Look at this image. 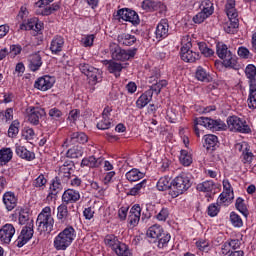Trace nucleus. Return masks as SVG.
<instances>
[{
	"mask_svg": "<svg viewBox=\"0 0 256 256\" xmlns=\"http://www.w3.org/2000/svg\"><path fill=\"white\" fill-rule=\"evenodd\" d=\"M245 75L249 84L248 107L249 109H256V66L248 64L245 68Z\"/></svg>",
	"mask_w": 256,
	"mask_h": 256,
	"instance_id": "obj_1",
	"label": "nucleus"
},
{
	"mask_svg": "<svg viewBox=\"0 0 256 256\" xmlns=\"http://www.w3.org/2000/svg\"><path fill=\"white\" fill-rule=\"evenodd\" d=\"M216 53L219 59L223 60V65L226 68L234 69L235 71L239 70V64L237 63V57L233 55L231 50L225 44H217Z\"/></svg>",
	"mask_w": 256,
	"mask_h": 256,
	"instance_id": "obj_2",
	"label": "nucleus"
},
{
	"mask_svg": "<svg viewBox=\"0 0 256 256\" xmlns=\"http://www.w3.org/2000/svg\"><path fill=\"white\" fill-rule=\"evenodd\" d=\"M36 225H38V231L40 233H51L53 231L55 220L51 216V207L46 206L42 209L37 217Z\"/></svg>",
	"mask_w": 256,
	"mask_h": 256,
	"instance_id": "obj_3",
	"label": "nucleus"
},
{
	"mask_svg": "<svg viewBox=\"0 0 256 256\" xmlns=\"http://www.w3.org/2000/svg\"><path fill=\"white\" fill-rule=\"evenodd\" d=\"M109 49L114 61H129L137 55V48L125 50L119 47L117 43H110Z\"/></svg>",
	"mask_w": 256,
	"mask_h": 256,
	"instance_id": "obj_4",
	"label": "nucleus"
},
{
	"mask_svg": "<svg viewBox=\"0 0 256 256\" xmlns=\"http://www.w3.org/2000/svg\"><path fill=\"white\" fill-rule=\"evenodd\" d=\"M197 125H201L206 129H212V131H223L224 129H227V125L224 124V122L221 120H213L209 117H200L195 120L194 126V131L197 137H199V128L197 127Z\"/></svg>",
	"mask_w": 256,
	"mask_h": 256,
	"instance_id": "obj_5",
	"label": "nucleus"
},
{
	"mask_svg": "<svg viewBox=\"0 0 256 256\" xmlns=\"http://www.w3.org/2000/svg\"><path fill=\"white\" fill-rule=\"evenodd\" d=\"M191 187V181L189 180V177L187 176H177L175 179L172 180V187L169 191V195L173 199L175 197H179V195H183L187 189Z\"/></svg>",
	"mask_w": 256,
	"mask_h": 256,
	"instance_id": "obj_6",
	"label": "nucleus"
},
{
	"mask_svg": "<svg viewBox=\"0 0 256 256\" xmlns=\"http://www.w3.org/2000/svg\"><path fill=\"white\" fill-rule=\"evenodd\" d=\"M33 220H30L26 226H24L20 232V235L15 240L16 247H23L24 245H27L31 239H33Z\"/></svg>",
	"mask_w": 256,
	"mask_h": 256,
	"instance_id": "obj_7",
	"label": "nucleus"
},
{
	"mask_svg": "<svg viewBox=\"0 0 256 256\" xmlns=\"http://www.w3.org/2000/svg\"><path fill=\"white\" fill-rule=\"evenodd\" d=\"M228 129L238 133H251V128L247 123L243 122L239 117L232 116L227 119Z\"/></svg>",
	"mask_w": 256,
	"mask_h": 256,
	"instance_id": "obj_8",
	"label": "nucleus"
},
{
	"mask_svg": "<svg viewBox=\"0 0 256 256\" xmlns=\"http://www.w3.org/2000/svg\"><path fill=\"white\" fill-rule=\"evenodd\" d=\"M65 177L67 178V185H71L72 187H79L81 185V179L75 176V163L70 161L65 165Z\"/></svg>",
	"mask_w": 256,
	"mask_h": 256,
	"instance_id": "obj_9",
	"label": "nucleus"
},
{
	"mask_svg": "<svg viewBox=\"0 0 256 256\" xmlns=\"http://www.w3.org/2000/svg\"><path fill=\"white\" fill-rule=\"evenodd\" d=\"M49 3H53V0H39L35 3V7L38 8L37 14L38 15H51L53 11H58L59 4H52V6H49Z\"/></svg>",
	"mask_w": 256,
	"mask_h": 256,
	"instance_id": "obj_10",
	"label": "nucleus"
},
{
	"mask_svg": "<svg viewBox=\"0 0 256 256\" xmlns=\"http://www.w3.org/2000/svg\"><path fill=\"white\" fill-rule=\"evenodd\" d=\"M117 16L119 19H122L123 21H129V23H132V25H139L141 23V20L139 19V15L134 10H131L129 8H122L117 11Z\"/></svg>",
	"mask_w": 256,
	"mask_h": 256,
	"instance_id": "obj_11",
	"label": "nucleus"
},
{
	"mask_svg": "<svg viewBox=\"0 0 256 256\" xmlns=\"http://www.w3.org/2000/svg\"><path fill=\"white\" fill-rule=\"evenodd\" d=\"M191 47H193V44H191V41H188L181 48V59L186 63H195L199 59V53L191 50Z\"/></svg>",
	"mask_w": 256,
	"mask_h": 256,
	"instance_id": "obj_12",
	"label": "nucleus"
},
{
	"mask_svg": "<svg viewBox=\"0 0 256 256\" xmlns=\"http://www.w3.org/2000/svg\"><path fill=\"white\" fill-rule=\"evenodd\" d=\"M28 121L31 125H39V119L45 117V109L39 106H30L27 108Z\"/></svg>",
	"mask_w": 256,
	"mask_h": 256,
	"instance_id": "obj_13",
	"label": "nucleus"
},
{
	"mask_svg": "<svg viewBox=\"0 0 256 256\" xmlns=\"http://www.w3.org/2000/svg\"><path fill=\"white\" fill-rule=\"evenodd\" d=\"M15 226L13 224H5L0 229V241L4 245H9L11 243V239L15 236Z\"/></svg>",
	"mask_w": 256,
	"mask_h": 256,
	"instance_id": "obj_14",
	"label": "nucleus"
},
{
	"mask_svg": "<svg viewBox=\"0 0 256 256\" xmlns=\"http://www.w3.org/2000/svg\"><path fill=\"white\" fill-rule=\"evenodd\" d=\"M61 191H63V184L61 183V179L56 177L50 185V191L46 197V201L48 203L55 201V199H57V194L61 193Z\"/></svg>",
	"mask_w": 256,
	"mask_h": 256,
	"instance_id": "obj_15",
	"label": "nucleus"
},
{
	"mask_svg": "<svg viewBox=\"0 0 256 256\" xmlns=\"http://www.w3.org/2000/svg\"><path fill=\"white\" fill-rule=\"evenodd\" d=\"M19 198L15 195V192L7 191L3 194L2 202L7 211H13L17 207Z\"/></svg>",
	"mask_w": 256,
	"mask_h": 256,
	"instance_id": "obj_16",
	"label": "nucleus"
},
{
	"mask_svg": "<svg viewBox=\"0 0 256 256\" xmlns=\"http://www.w3.org/2000/svg\"><path fill=\"white\" fill-rule=\"evenodd\" d=\"M53 85H55V77L46 75L38 78L34 84V87L39 91H49Z\"/></svg>",
	"mask_w": 256,
	"mask_h": 256,
	"instance_id": "obj_17",
	"label": "nucleus"
},
{
	"mask_svg": "<svg viewBox=\"0 0 256 256\" xmlns=\"http://www.w3.org/2000/svg\"><path fill=\"white\" fill-rule=\"evenodd\" d=\"M15 153L20 159L25 161H33L35 159V152L27 150V148L19 143L15 144Z\"/></svg>",
	"mask_w": 256,
	"mask_h": 256,
	"instance_id": "obj_18",
	"label": "nucleus"
},
{
	"mask_svg": "<svg viewBox=\"0 0 256 256\" xmlns=\"http://www.w3.org/2000/svg\"><path fill=\"white\" fill-rule=\"evenodd\" d=\"M105 65H108L107 69L109 71V73H112L113 75H115V77H121V72L123 71V69H125L126 65H123L121 63L115 62L113 60H105L104 61Z\"/></svg>",
	"mask_w": 256,
	"mask_h": 256,
	"instance_id": "obj_19",
	"label": "nucleus"
},
{
	"mask_svg": "<svg viewBox=\"0 0 256 256\" xmlns=\"http://www.w3.org/2000/svg\"><path fill=\"white\" fill-rule=\"evenodd\" d=\"M28 67L30 71H39L41 69V65H43V60L39 53H35L29 56L28 58Z\"/></svg>",
	"mask_w": 256,
	"mask_h": 256,
	"instance_id": "obj_20",
	"label": "nucleus"
},
{
	"mask_svg": "<svg viewBox=\"0 0 256 256\" xmlns=\"http://www.w3.org/2000/svg\"><path fill=\"white\" fill-rule=\"evenodd\" d=\"M117 41L119 45H124L126 47H131L134 43L137 42V38L135 35H131L129 33H121L117 37Z\"/></svg>",
	"mask_w": 256,
	"mask_h": 256,
	"instance_id": "obj_21",
	"label": "nucleus"
},
{
	"mask_svg": "<svg viewBox=\"0 0 256 256\" xmlns=\"http://www.w3.org/2000/svg\"><path fill=\"white\" fill-rule=\"evenodd\" d=\"M157 39H165L169 35V23L167 20H161L156 28Z\"/></svg>",
	"mask_w": 256,
	"mask_h": 256,
	"instance_id": "obj_22",
	"label": "nucleus"
},
{
	"mask_svg": "<svg viewBox=\"0 0 256 256\" xmlns=\"http://www.w3.org/2000/svg\"><path fill=\"white\" fill-rule=\"evenodd\" d=\"M65 45V39L62 36H56L50 44V51L57 55V53H61L63 51V47Z\"/></svg>",
	"mask_w": 256,
	"mask_h": 256,
	"instance_id": "obj_23",
	"label": "nucleus"
},
{
	"mask_svg": "<svg viewBox=\"0 0 256 256\" xmlns=\"http://www.w3.org/2000/svg\"><path fill=\"white\" fill-rule=\"evenodd\" d=\"M204 141V147L207 149V151H215V147H217V143H219V139L213 134L205 135Z\"/></svg>",
	"mask_w": 256,
	"mask_h": 256,
	"instance_id": "obj_24",
	"label": "nucleus"
},
{
	"mask_svg": "<svg viewBox=\"0 0 256 256\" xmlns=\"http://www.w3.org/2000/svg\"><path fill=\"white\" fill-rule=\"evenodd\" d=\"M197 191H201L203 193H212L217 189V184L213 182L212 180L204 181L197 185L196 187Z\"/></svg>",
	"mask_w": 256,
	"mask_h": 256,
	"instance_id": "obj_25",
	"label": "nucleus"
},
{
	"mask_svg": "<svg viewBox=\"0 0 256 256\" xmlns=\"http://www.w3.org/2000/svg\"><path fill=\"white\" fill-rule=\"evenodd\" d=\"M11 159H13V150L11 148L0 149V167L7 165Z\"/></svg>",
	"mask_w": 256,
	"mask_h": 256,
	"instance_id": "obj_26",
	"label": "nucleus"
},
{
	"mask_svg": "<svg viewBox=\"0 0 256 256\" xmlns=\"http://www.w3.org/2000/svg\"><path fill=\"white\" fill-rule=\"evenodd\" d=\"M171 187H173V181L169 176L161 177L157 182L158 191H171Z\"/></svg>",
	"mask_w": 256,
	"mask_h": 256,
	"instance_id": "obj_27",
	"label": "nucleus"
},
{
	"mask_svg": "<svg viewBox=\"0 0 256 256\" xmlns=\"http://www.w3.org/2000/svg\"><path fill=\"white\" fill-rule=\"evenodd\" d=\"M225 11L229 19H237V17H239L237 9H235V0H227L225 5Z\"/></svg>",
	"mask_w": 256,
	"mask_h": 256,
	"instance_id": "obj_28",
	"label": "nucleus"
},
{
	"mask_svg": "<svg viewBox=\"0 0 256 256\" xmlns=\"http://www.w3.org/2000/svg\"><path fill=\"white\" fill-rule=\"evenodd\" d=\"M151 99H153L152 92L146 91L136 101V107H138V109H143V107H146Z\"/></svg>",
	"mask_w": 256,
	"mask_h": 256,
	"instance_id": "obj_29",
	"label": "nucleus"
},
{
	"mask_svg": "<svg viewBox=\"0 0 256 256\" xmlns=\"http://www.w3.org/2000/svg\"><path fill=\"white\" fill-rule=\"evenodd\" d=\"M195 77L198 81H202L204 83H211V81H213L211 75L207 74V71H205L201 66L197 68Z\"/></svg>",
	"mask_w": 256,
	"mask_h": 256,
	"instance_id": "obj_30",
	"label": "nucleus"
},
{
	"mask_svg": "<svg viewBox=\"0 0 256 256\" xmlns=\"http://www.w3.org/2000/svg\"><path fill=\"white\" fill-rule=\"evenodd\" d=\"M54 248L56 251H65V230L55 237Z\"/></svg>",
	"mask_w": 256,
	"mask_h": 256,
	"instance_id": "obj_31",
	"label": "nucleus"
},
{
	"mask_svg": "<svg viewBox=\"0 0 256 256\" xmlns=\"http://www.w3.org/2000/svg\"><path fill=\"white\" fill-rule=\"evenodd\" d=\"M147 237H150V239H160V237H163V228L159 225L151 226L147 231Z\"/></svg>",
	"mask_w": 256,
	"mask_h": 256,
	"instance_id": "obj_32",
	"label": "nucleus"
},
{
	"mask_svg": "<svg viewBox=\"0 0 256 256\" xmlns=\"http://www.w3.org/2000/svg\"><path fill=\"white\" fill-rule=\"evenodd\" d=\"M143 177H145V173L135 168L126 173V179H128L130 182L139 181V179H143Z\"/></svg>",
	"mask_w": 256,
	"mask_h": 256,
	"instance_id": "obj_33",
	"label": "nucleus"
},
{
	"mask_svg": "<svg viewBox=\"0 0 256 256\" xmlns=\"http://www.w3.org/2000/svg\"><path fill=\"white\" fill-rule=\"evenodd\" d=\"M101 165V160H97L95 156H90L88 158L82 159L81 162V167H90V168H95L99 167Z\"/></svg>",
	"mask_w": 256,
	"mask_h": 256,
	"instance_id": "obj_34",
	"label": "nucleus"
},
{
	"mask_svg": "<svg viewBox=\"0 0 256 256\" xmlns=\"http://www.w3.org/2000/svg\"><path fill=\"white\" fill-rule=\"evenodd\" d=\"M200 9L202 13H205L208 17L213 15L215 8L213 7V2L211 0H204L200 5Z\"/></svg>",
	"mask_w": 256,
	"mask_h": 256,
	"instance_id": "obj_35",
	"label": "nucleus"
},
{
	"mask_svg": "<svg viewBox=\"0 0 256 256\" xmlns=\"http://www.w3.org/2000/svg\"><path fill=\"white\" fill-rule=\"evenodd\" d=\"M65 198L66 203H75L81 199V195L73 189H67L65 191Z\"/></svg>",
	"mask_w": 256,
	"mask_h": 256,
	"instance_id": "obj_36",
	"label": "nucleus"
},
{
	"mask_svg": "<svg viewBox=\"0 0 256 256\" xmlns=\"http://www.w3.org/2000/svg\"><path fill=\"white\" fill-rule=\"evenodd\" d=\"M163 87H167V80L156 81V83L152 84L150 86V89H148L147 91H151L152 96H153V93H155L156 95H159Z\"/></svg>",
	"mask_w": 256,
	"mask_h": 256,
	"instance_id": "obj_37",
	"label": "nucleus"
},
{
	"mask_svg": "<svg viewBox=\"0 0 256 256\" xmlns=\"http://www.w3.org/2000/svg\"><path fill=\"white\" fill-rule=\"evenodd\" d=\"M75 239V229L72 226L65 228V247H69Z\"/></svg>",
	"mask_w": 256,
	"mask_h": 256,
	"instance_id": "obj_38",
	"label": "nucleus"
},
{
	"mask_svg": "<svg viewBox=\"0 0 256 256\" xmlns=\"http://www.w3.org/2000/svg\"><path fill=\"white\" fill-rule=\"evenodd\" d=\"M114 251L118 256H131V250H129V247L125 243L120 242Z\"/></svg>",
	"mask_w": 256,
	"mask_h": 256,
	"instance_id": "obj_39",
	"label": "nucleus"
},
{
	"mask_svg": "<svg viewBox=\"0 0 256 256\" xmlns=\"http://www.w3.org/2000/svg\"><path fill=\"white\" fill-rule=\"evenodd\" d=\"M86 77H88L90 85H97V83H99L97 78L99 77V69L90 68V71L86 74Z\"/></svg>",
	"mask_w": 256,
	"mask_h": 256,
	"instance_id": "obj_40",
	"label": "nucleus"
},
{
	"mask_svg": "<svg viewBox=\"0 0 256 256\" xmlns=\"http://www.w3.org/2000/svg\"><path fill=\"white\" fill-rule=\"evenodd\" d=\"M239 27V20L237 18H230V24L224 27L226 33L233 35L237 28Z\"/></svg>",
	"mask_w": 256,
	"mask_h": 256,
	"instance_id": "obj_41",
	"label": "nucleus"
},
{
	"mask_svg": "<svg viewBox=\"0 0 256 256\" xmlns=\"http://www.w3.org/2000/svg\"><path fill=\"white\" fill-rule=\"evenodd\" d=\"M180 163L184 165V167H189L191 163H193V158L191 157V154L187 152L186 150H182L180 154Z\"/></svg>",
	"mask_w": 256,
	"mask_h": 256,
	"instance_id": "obj_42",
	"label": "nucleus"
},
{
	"mask_svg": "<svg viewBox=\"0 0 256 256\" xmlns=\"http://www.w3.org/2000/svg\"><path fill=\"white\" fill-rule=\"evenodd\" d=\"M235 207L242 213V215H244V217L249 215V210H247V206L245 205V200H243V198L236 199Z\"/></svg>",
	"mask_w": 256,
	"mask_h": 256,
	"instance_id": "obj_43",
	"label": "nucleus"
},
{
	"mask_svg": "<svg viewBox=\"0 0 256 256\" xmlns=\"http://www.w3.org/2000/svg\"><path fill=\"white\" fill-rule=\"evenodd\" d=\"M147 187V179L142 180L140 183L136 184L128 193L127 195H139L141 189H145Z\"/></svg>",
	"mask_w": 256,
	"mask_h": 256,
	"instance_id": "obj_44",
	"label": "nucleus"
},
{
	"mask_svg": "<svg viewBox=\"0 0 256 256\" xmlns=\"http://www.w3.org/2000/svg\"><path fill=\"white\" fill-rule=\"evenodd\" d=\"M147 187V179L142 180L140 183L136 184L128 193L127 195H139L141 189H145Z\"/></svg>",
	"mask_w": 256,
	"mask_h": 256,
	"instance_id": "obj_45",
	"label": "nucleus"
},
{
	"mask_svg": "<svg viewBox=\"0 0 256 256\" xmlns=\"http://www.w3.org/2000/svg\"><path fill=\"white\" fill-rule=\"evenodd\" d=\"M20 123L19 120H14L12 121L9 129H8V136L9 137H17L18 133H19V127H20Z\"/></svg>",
	"mask_w": 256,
	"mask_h": 256,
	"instance_id": "obj_46",
	"label": "nucleus"
},
{
	"mask_svg": "<svg viewBox=\"0 0 256 256\" xmlns=\"http://www.w3.org/2000/svg\"><path fill=\"white\" fill-rule=\"evenodd\" d=\"M141 7L144 11L151 12L157 10V3L152 0H144L141 4Z\"/></svg>",
	"mask_w": 256,
	"mask_h": 256,
	"instance_id": "obj_47",
	"label": "nucleus"
},
{
	"mask_svg": "<svg viewBox=\"0 0 256 256\" xmlns=\"http://www.w3.org/2000/svg\"><path fill=\"white\" fill-rule=\"evenodd\" d=\"M230 222L233 225V227H241L243 225V219H241V216L235 212L230 213Z\"/></svg>",
	"mask_w": 256,
	"mask_h": 256,
	"instance_id": "obj_48",
	"label": "nucleus"
},
{
	"mask_svg": "<svg viewBox=\"0 0 256 256\" xmlns=\"http://www.w3.org/2000/svg\"><path fill=\"white\" fill-rule=\"evenodd\" d=\"M104 241L109 247H112V249L114 250L121 243L119 242V239H117L115 235H107Z\"/></svg>",
	"mask_w": 256,
	"mask_h": 256,
	"instance_id": "obj_49",
	"label": "nucleus"
},
{
	"mask_svg": "<svg viewBox=\"0 0 256 256\" xmlns=\"http://www.w3.org/2000/svg\"><path fill=\"white\" fill-rule=\"evenodd\" d=\"M198 47L204 57H211V55L215 53L211 48L207 47V44L204 42L198 43Z\"/></svg>",
	"mask_w": 256,
	"mask_h": 256,
	"instance_id": "obj_50",
	"label": "nucleus"
},
{
	"mask_svg": "<svg viewBox=\"0 0 256 256\" xmlns=\"http://www.w3.org/2000/svg\"><path fill=\"white\" fill-rule=\"evenodd\" d=\"M171 241V234L163 233L160 238H158V247L159 249H163V247H167V244Z\"/></svg>",
	"mask_w": 256,
	"mask_h": 256,
	"instance_id": "obj_51",
	"label": "nucleus"
},
{
	"mask_svg": "<svg viewBox=\"0 0 256 256\" xmlns=\"http://www.w3.org/2000/svg\"><path fill=\"white\" fill-rule=\"evenodd\" d=\"M33 187L41 188L45 187L47 185V178H45V175L40 174L34 181H33Z\"/></svg>",
	"mask_w": 256,
	"mask_h": 256,
	"instance_id": "obj_52",
	"label": "nucleus"
},
{
	"mask_svg": "<svg viewBox=\"0 0 256 256\" xmlns=\"http://www.w3.org/2000/svg\"><path fill=\"white\" fill-rule=\"evenodd\" d=\"M22 135L26 141H33L35 139V130H33V128L26 127L24 128Z\"/></svg>",
	"mask_w": 256,
	"mask_h": 256,
	"instance_id": "obj_53",
	"label": "nucleus"
},
{
	"mask_svg": "<svg viewBox=\"0 0 256 256\" xmlns=\"http://www.w3.org/2000/svg\"><path fill=\"white\" fill-rule=\"evenodd\" d=\"M97 129L104 131L105 129H111V120L109 118H103L97 123Z\"/></svg>",
	"mask_w": 256,
	"mask_h": 256,
	"instance_id": "obj_54",
	"label": "nucleus"
},
{
	"mask_svg": "<svg viewBox=\"0 0 256 256\" xmlns=\"http://www.w3.org/2000/svg\"><path fill=\"white\" fill-rule=\"evenodd\" d=\"M93 41H95V35L90 34V35L84 36L81 40V43L84 47H92Z\"/></svg>",
	"mask_w": 256,
	"mask_h": 256,
	"instance_id": "obj_55",
	"label": "nucleus"
},
{
	"mask_svg": "<svg viewBox=\"0 0 256 256\" xmlns=\"http://www.w3.org/2000/svg\"><path fill=\"white\" fill-rule=\"evenodd\" d=\"M81 155V150H77L76 148H71L66 152V157L69 159H78V157H81Z\"/></svg>",
	"mask_w": 256,
	"mask_h": 256,
	"instance_id": "obj_56",
	"label": "nucleus"
},
{
	"mask_svg": "<svg viewBox=\"0 0 256 256\" xmlns=\"http://www.w3.org/2000/svg\"><path fill=\"white\" fill-rule=\"evenodd\" d=\"M78 118H79V110H72L68 115L67 121L73 127V125H75V121H77Z\"/></svg>",
	"mask_w": 256,
	"mask_h": 256,
	"instance_id": "obj_57",
	"label": "nucleus"
},
{
	"mask_svg": "<svg viewBox=\"0 0 256 256\" xmlns=\"http://www.w3.org/2000/svg\"><path fill=\"white\" fill-rule=\"evenodd\" d=\"M57 220L61 223H65V204H61L57 208Z\"/></svg>",
	"mask_w": 256,
	"mask_h": 256,
	"instance_id": "obj_58",
	"label": "nucleus"
},
{
	"mask_svg": "<svg viewBox=\"0 0 256 256\" xmlns=\"http://www.w3.org/2000/svg\"><path fill=\"white\" fill-rule=\"evenodd\" d=\"M242 157L243 163H251V161H253V152L249 151V149L246 148L242 153Z\"/></svg>",
	"mask_w": 256,
	"mask_h": 256,
	"instance_id": "obj_59",
	"label": "nucleus"
},
{
	"mask_svg": "<svg viewBox=\"0 0 256 256\" xmlns=\"http://www.w3.org/2000/svg\"><path fill=\"white\" fill-rule=\"evenodd\" d=\"M218 203L223 204V203H227L229 201H231L232 199H234L233 194H226V192H222L218 198Z\"/></svg>",
	"mask_w": 256,
	"mask_h": 256,
	"instance_id": "obj_60",
	"label": "nucleus"
},
{
	"mask_svg": "<svg viewBox=\"0 0 256 256\" xmlns=\"http://www.w3.org/2000/svg\"><path fill=\"white\" fill-rule=\"evenodd\" d=\"M208 15L205 13V12H199L198 14H196L194 17H193V21L194 23H203V21H205V19H208Z\"/></svg>",
	"mask_w": 256,
	"mask_h": 256,
	"instance_id": "obj_61",
	"label": "nucleus"
},
{
	"mask_svg": "<svg viewBox=\"0 0 256 256\" xmlns=\"http://www.w3.org/2000/svg\"><path fill=\"white\" fill-rule=\"evenodd\" d=\"M167 217H169V210L167 208H162L156 216L158 221H167Z\"/></svg>",
	"mask_w": 256,
	"mask_h": 256,
	"instance_id": "obj_62",
	"label": "nucleus"
},
{
	"mask_svg": "<svg viewBox=\"0 0 256 256\" xmlns=\"http://www.w3.org/2000/svg\"><path fill=\"white\" fill-rule=\"evenodd\" d=\"M196 247L199 251H209V242L200 240L196 242Z\"/></svg>",
	"mask_w": 256,
	"mask_h": 256,
	"instance_id": "obj_63",
	"label": "nucleus"
},
{
	"mask_svg": "<svg viewBox=\"0 0 256 256\" xmlns=\"http://www.w3.org/2000/svg\"><path fill=\"white\" fill-rule=\"evenodd\" d=\"M219 213V207L217 204H211L208 206V215L210 217H216V215Z\"/></svg>",
	"mask_w": 256,
	"mask_h": 256,
	"instance_id": "obj_64",
	"label": "nucleus"
}]
</instances>
